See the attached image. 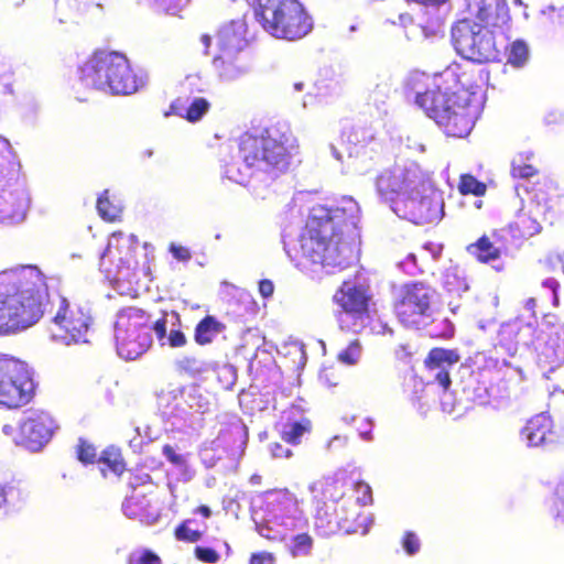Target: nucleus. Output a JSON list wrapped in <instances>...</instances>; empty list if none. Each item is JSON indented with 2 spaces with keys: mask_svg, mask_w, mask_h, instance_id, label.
Returning <instances> with one entry per match:
<instances>
[{
  "mask_svg": "<svg viewBox=\"0 0 564 564\" xmlns=\"http://www.w3.org/2000/svg\"><path fill=\"white\" fill-rule=\"evenodd\" d=\"M293 141L286 123L248 131L237 142V154L223 158L224 174L240 185H246L257 171L276 177L289 167Z\"/></svg>",
  "mask_w": 564,
  "mask_h": 564,
  "instance_id": "nucleus-1",
  "label": "nucleus"
},
{
  "mask_svg": "<svg viewBox=\"0 0 564 564\" xmlns=\"http://www.w3.org/2000/svg\"><path fill=\"white\" fill-rule=\"evenodd\" d=\"M47 304V285L37 267L21 265L0 272V335L34 325Z\"/></svg>",
  "mask_w": 564,
  "mask_h": 564,
  "instance_id": "nucleus-2",
  "label": "nucleus"
},
{
  "mask_svg": "<svg viewBox=\"0 0 564 564\" xmlns=\"http://www.w3.org/2000/svg\"><path fill=\"white\" fill-rule=\"evenodd\" d=\"M465 73L449 66L435 77L434 89L417 93L415 101L448 137L466 138L476 121L477 108L470 101Z\"/></svg>",
  "mask_w": 564,
  "mask_h": 564,
  "instance_id": "nucleus-3",
  "label": "nucleus"
},
{
  "mask_svg": "<svg viewBox=\"0 0 564 564\" xmlns=\"http://www.w3.org/2000/svg\"><path fill=\"white\" fill-rule=\"evenodd\" d=\"M317 196L314 192H299L289 207L291 223L282 231L284 250L295 267L314 279L317 248Z\"/></svg>",
  "mask_w": 564,
  "mask_h": 564,
  "instance_id": "nucleus-4",
  "label": "nucleus"
},
{
  "mask_svg": "<svg viewBox=\"0 0 564 564\" xmlns=\"http://www.w3.org/2000/svg\"><path fill=\"white\" fill-rule=\"evenodd\" d=\"M520 346L541 349L554 364L564 361V322L556 314H545L533 325L521 319L502 324L497 333L495 349L514 356Z\"/></svg>",
  "mask_w": 564,
  "mask_h": 564,
  "instance_id": "nucleus-5",
  "label": "nucleus"
},
{
  "mask_svg": "<svg viewBox=\"0 0 564 564\" xmlns=\"http://www.w3.org/2000/svg\"><path fill=\"white\" fill-rule=\"evenodd\" d=\"M79 83L110 95H131L147 83L143 70L133 72L119 52L98 51L78 68Z\"/></svg>",
  "mask_w": 564,
  "mask_h": 564,
  "instance_id": "nucleus-6",
  "label": "nucleus"
},
{
  "mask_svg": "<svg viewBox=\"0 0 564 564\" xmlns=\"http://www.w3.org/2000/svg\"><path fill=\"white\" fill-rule=\"evenodd\" d=\"M355 202L345 198L319 206V263L328 274L348 267L352 257L345 234L355 225Z\"/></svg>",
  "mask_w": 564,
  "mask_h": 564,
  "instance_id": "nucleus-7",
  "label": "nucleus"
},
{
  "mask_svg": "<svg viewBox=\"0 0 564 564\" xmlns=\"http://www.w3.org/2000/svg\"><path fill=\"white\" fill-rule=\"evenodd\" d=\"M167 313L152 321L144 310L129 306L120 310L116 315L115 340L119 357L126 360H135L145 354L153 344L155 334L161 346H164Z\"/></svg>",
  "mask_w": 564,
  "mask_h": 564,
  "instance_id": "nucleus-8",
  "label": "nucleus"
},
{
  "mask_svg": "<svg viewBox=\"0 0 564 564\" xmlns=\"http://www.w3.org/2000/svg\"><path fill=\"white\" fill-rule=\"evenodd\" d=\"M254 20L276 39L294 41L313 29V20L299 0H247Z\"/></svg>",
  "mask_w": 564,
  "mask_h": 564,
  "instance_id": "nucleus-9",
  "label": "nucleus"
},
{
  "mask_svg": "<svg viewBox=\"0 0 564 564\" xmlns=\"http://www.w3.org/2000/svg\"><path fill=\"white\" fill-rule=\"evenodd\" d=\"M156 403L173 430L187 432L202 426V415L210 411V395L197 386L169 384L156 393Z\"/></svg>",
  "mask_w": 564,
  "mask_h": 564,
  "instance_id": "nucleus-10",
  "label": "nucleus"
},
{
  "mask_svg": "<svg viewBox=\"0 0 564 564\" xmlns=\"http://www.w3.org/2000/svg\"><path fill=\"white\" fill-rule=\"evenodd\" d=\"M138 246L139 241L134 235L113 232L100 256V270L121 293L134 290L147 274L145 265H141L135 257Z\"/></svg>",
  "mask_w": 564,
  "mask_h": 564,
  "instance_id": "nucleus-11",
  "label": "nucleus"
},
{
  "mask_svg": "<svg viewBox=\"0 0 564 564\" xmlns=\"http://www.w3.org/2000/svg\"><path fill=\"white\" fill-rule=\"evenodd\" d=\"M344 478L327 477L323 485V517H319L323 535L367 534L372 522L369 514L348 510L344 498Z\"/></svg>",
  "mask_w": 564,
  "mask_h": 564,
  "instance_id": "nucleus-12",
  "label": "nucleus"
},
{
  "mask_svg": "<svg viewBox=\"0 0 564 564\" xmlns=\"http://www.w3.org/2000/svg\"><path fill=\"white\" fill-rule=\"evenodd\" d=\"M554 191L555 186L547 176L539 177L530 189L531 202L522 207L508 225L512 238L529 239L541 232L543 223L552 225L556 220L561 210H554V206L549 205Z\"/></svg>",
  "mask_w": 564,
  "mask_h": 564,
  "instance_id": "nucleus-13",
  "label": "nucleus"
},
{
  "mask_svg": "<svg viewBox=\"0 0 564 564\" xmlns=\"http://www.w3.org/2000/svg\"><path fill=\"white\" fill-rule=\"evenodd\" d=\"M452 42L457 53L476 63H489L498 57L494 32L471 19H462L452 28Z\"/></svg>",
  "mask_w": 564,
  "mask_h": 564,
  "instance_id": "nucleus-14",
  "label": "nucleus"
},
{
  "mask_svg": "<svg viewBox=\"0 0 564 564\" xmlns=\"http://www.w3.org/2000/svg\"><path fill=\"white\" fill-rule=\"evenodd\" d=\"M433 289L420 281L401 285L393 300V313L405 327L420 328L433 314Z\"/></svg>",
  "mask_w": 564,
  "mask_h": 564,
  "instance_id": "nucleus-15",
  "label": "nucleus"
},
{
  "mask_svg": "<svg viewBox=\"0 0 564 564\" xmlns=\"http://www.w3.org/2000/svg\"><path fill=\"white\" fill-rule=\"evenodd\" d=\"M34 382L28 365L12 356L0 354V405L8 409L28 403Z\"/></svg>",
  "mask_w": 564,
  "mask_h": 564,
  "instance_id": "nucleus-16",
  "label": "nucleus"
},
{
  "mask_svg": "<svg viewBox=\"0 0 564 564\" xmlns=\"http://www.w3.org/2000/svg\"><path fill=\"white\" fill-rule=\"evenodd\" d=\"M91 321L88 308L79 305L72 306L66 299L61 297L58 311L53 319L51 337L54 341L66 346L88 343L87 334Z\"/></svg>",
  "mask_w": 564,
  "mask_h": 564,
  "instance_id": "nucleus-17",
  "label": "nucleus"
},
{
  "mask_svg": "<svg viewBox=\"0 0 564 564\" xmlns=\"http://www.w3.org/2000/svg\"><path fill=\"white\" fill-rule=\"evenodd\" d=\"M422 184H415L393 209L416 225L432 223L437 218L442 202L427 175L423 173Z\"/></svg>",
  "mask_w": 564,
  "mask_h": 564,
  "instance_id": "nucleus-18",
  "label": "nucleus"
},
{
  "mask_svg": "<svg viewBox=\"0 0 564 564\" xmlns=\"http://www.w3.org/2000/svg\"><path fill=\"white\" fill-rule=\"evenodd\" d=\"M423 173L415 163H395L391 167L384 169L377 176V192L383 199L399 206L400 200L411 188H414L415 184H422Z\"/></svg>",
  "mask_w": 564,
  "mask_h": 564,
  "instance_id": "nucleus-19",
  "label": "nucleus"
},
{
  "mask_svg": "<svg viewBox=\"0 0 564 564\" xmlns=\"http://www.w3.org/2000/svg\"><path fill=\"white\" fill-rule=\"evenodd\" d=\"M31 198L25 185L14 180L0 183V223L14 225L22 223L30 208Z\"/></svg>",
  "mask_w": 564,
  "mask_h": 564,
  "instance_id": "nucleus-20",
  "label": "nucleus"
},
{
  "mask_svg": "<svg viewBox=\"0 0 564 564\" xmlns=\"http://www.w3.org/2000/svg\"><path fill=\"white\" fill-rule=\"evenodd\" d=\"M334 302L343 312L355 318H368L370 316V308L373 305L370 285L346 280L335 292Z\"/></svg>",
  "mask_w": 564,
  "mask_h": 564,
  "instance_id": "nucleus-21",
  "label": "nucleus"
},
{
  "mask_svg": "<svg viewBox=\"0 0 564 564\" xmlns=\"http://www.w3.org/2000/svg\"><path fill=\"white\" fill-rule=\"evenodd\" d=\"M56 427L48 413L40 410L26 411L20 424L21 442L31 452H37L50 442Z\"/></svg>",
  "mask_w": 564,
  "mask_h": 564,
  "instance_id": "nucleus-22",
  "label": "nucleus"
},
{
  "mask_svg": "<svg viewBox=\"0 0 564 564\" xmlns=\"http://www.w3.org/2000/svg\"><path fill=\"white\" fill-rule=\"evenodd\" d=\"M307 402L299 398L289 408L282 410L278 429L288 444L296 445L312 433L313 423L306 417Z\"/></svg>",
  "mask_w": 564,
  "mask_h": 564,
  "instance_id": "nucleus-23",
  "label": "nucleus"
},
{
  "mask_svg": "<svg viewBox=\"0 0 564 564\" xmlns=\"http://www.w3.org/2000/svg\"><path fill=\"white\" fill-rule=\"evenodd\" d=\"M459 360L460 355L456 349L434 347L427 352L424 359V367L432 373L433 381L444 391H447L452 386L449 371Z\"/></svg>",
  "mask_w": 564,
  "mask_h": 564,
  "instance_id": "nucleus-24",
  "label": "nucleus"
},
{
  "mask_svg": "<svg viewBox=\"0 0 564 564\" xmlns=\"http://www.w3.org/2000/svg\"><path fill=\"white\" fill-rule=\"evenodd\" d=\"M470 19L484 26H500L508 19L509 8L505 0H469Z\"/></svg>",
  "mask_w": 564,
  "mask_h": 564,
  "instance_id": "nucleus-25",
  "label": "nucleus"
},
{
  "mask_svg": "<svg viewBox=\"0 0 564 564\" xmlns=\"http://www.w3.org/2000/svg\"><path fill=\"white\" fill-rule=\"evenodd\" d=\"M529 446L539 447L556 443L557 434L551 416L544 412L532 416L521 430Z\"/></svg>",
  "mask_w": 564,
  "mask_h": 564,
  "instance_id": "nucleus-26",
  "label": "nucleus"
},
{
  "mask_svg": "<svg viewBox=\"0 0 564 564\" xmlns=\"http://www.w3.org/2000/svg\"><path fill=\"white\" fill-rule=\"evenodd\" d=\"M214 70L221 82H232L248 72L241 52L218 51L213 58Z\"/></svg>",
  "mask_w": 564,
  "mask_h": 564,
  "instance_id": "nucleus-27",
  "label": "nucleus"
},
{
  "mask_svg": "<svg viewBox=\"0 0 564 564\" xmlns=\"http://www.w3.org/2000/svg\"><path fill=\"white\" fill-rule=\"evenodd\" d=\"M280 506V502L275 503L273 501H269L263 514L256 513L253 520L260 535L270 540H275L282 534L279 530L280 527L289 528L292 525L289 518L278 513V511H281Z\"/></svg>",
  "mask_w": 564,
  "mask_h": 564,
  "instance_id": "nucleus-28",
  "label": "nucleus"
},
{
  "mask_svg": "<svg viewBox=\"0 0 564 564\" xmlns=\"http://www.w3.org/2000/svg\"><path fill=\"white\" fill-rule=\"evenodd\" d=\"M247 24L243 20H232L218 32V51L242 52L247 45Z\"/></svg>",
  "mask_w": 564,
  "mask_h": 564,
  "instance_id": "nucleus-29",
  "label": "nucleus"
},
{
  "mask_svg": "<svg viewBox=\"0 0 564 564\" xmlns=\"http://www.w3.org/2000/svg\"><path fill=\"white\" fill-rule=\"evenodd\" d=\"M162 454L172 465V473L178 481L188 482L195 477L196 471L188 462L189 454L181 453L170 444L162 447Z\"/></svg>",
  "mask_w": 564,
  "mask_h": 564,
  "instance_id": "nucleus-30",
  "label": "nucleus"
},
{
  "mask_svg": "<svg viewBox=\"0 0 564 564\" xmlns=\"http://www.w3.org/2000/svg\"><path fill=\"white\" fill-rule=\"evenodd\" d=\"M208 109L209 102L202 97H194L191 100L178 98L171 105L172 113L185 118L189 122L199 121Z\"/></svg>",
  "mask_w": 564,
  "mask_h": 564,
  "instance_id": "nucleus-31",
  "label": "nucleus"
},
{
  "mask_svg": "<svg viewBox=\"0 0 564 564\" xmlns=\"http://www.w3.org/2000/svg\"><path fill=\"white\" fill-rule=\"evenodd\" d=\"M20 166V161L10 141L0 135V183L18 177Z\"/></svg>",
  "mask_w": 564,
  "mask_h": 564,
  "instance_id": "nucleus-32",
  "label": "nucleus"
},
{
  "mask_svg": "<svg viewBox=\"0 0 564 564\" xmlns=\"http://www.w3.org/2000/svg\"><path fill=\"white\" fill-rule=\"evenodd\" d=\"M510 174L513 178L539 176L540 169L535 162L534 153L530 151L517 153L511 161Z\"/></svg>",
  "mask_w": 564,
  "mask_h": 564,
  "instance_id": "nucleus-33",
  "label": "nucleus"
},
{
  "mask_svg": "<svg viewBox=\"0 0 564 564\" xmlns=\"http://www.w3.org/2000/svg\"><path fill=\"white\" fill-rule=\"evenodd\" d=\"M225 328L226 326L215 316L206 315L195 327V341L198 345L210 344Z\"/></svg>",
  "mask_w": 564,
  "mask_h": 564,
  "instance_id": "nucleus-34",
  "label": "nucleus"
},
{
  "mask_svg": "<svg viewBox=\"0 0 564 564\" xmlns=\"http://www.w3.org/2000/svg\"><path fill=\"white\" fill-rule=\"evenodd\" d=\"M467 251L481 263H488L501 257V250L485 235L468 245Z\"/></svg>",
  "mask_w": 564,
  "mask_h": 564,
  "instance_id": "nucleus-35",
  "label": "nucleus"
},
{
  "mask_svg": "<svg viewBox=\"0 0 564 564\" xmlns=\"http://www.w3.org/2000/svg\"><path fill=\"white\" fill-rule=\"evenodd\" d=\"M207 530V524L205 521H199L196 518L184 520L181 524H178L175 529V538L178 541L185 542H198L203 534Z\"/></svg>",
  "mask_w": 564,
  "mask_h": 564,
  "instance_id": "nucleus-36",
  "label": "nucleus"
},
{
  "mask_svg": "<svg viewBox=\"0 0 564 564\" xmlns=\"http://www.w3.org/2000/svg\"><path fill=\"white\" fill-rule=\"evenodd\" d=\"M150 500L144 495L134 494L122 502V511L129 519L143 520L150 516Z\"/></svg>",
  "mask_w": 564,
  "mask_h": 564,
  "instance_id": "nucleus-37",
  "label": "nucleus"
},
{
  "mask_svg": "<svg viewBox=\"0 0 564 564\" xmlns=\"http://www.w3.org/2000/svg\"><path fill=\"white\" fill-rule=\"evenodd\" d=\"M507 65L513 68H522L527 65L530 51L528 44L523 40H516L506 48Z\"/></svg>",
  "mask_w": 564,
  "mask_h": 564,
  "instance_id": "nucleus-38",
  "label": "nucleus"
},
{
  "mask_svg": "<svg viewBox=\"0 0 564 564\" xmlns=\"http://www.w3.org/2000/svg\"><path fill=\"white\" fill-rule=\"evenodd\" d=\"M98 465L104 476H106L107 470H110L116 476H120L124 470L121 454L115 447H109L101 453V456L98 459Z\"/></svg>",
  "mask_w": 564,
  "mask_h": 564,
  "instance_id": "nucleus-39",
  "label": "nucleus"
},
{
  "mask_svg": "<svg viewBox=\"0 0 564 564\" xmlns=\"http://www.w3.org/2000/svg\"><path fill=\"white\" fill-rule=\"evenodd\" d=\"M96 207L99 216L107 221H116L122 212L120 203L110 200L108 189H105L98 197Z\"/></svg>",
  "mask_w": 564,
  "mask_h": 564,
  "instance_id": "nucleus-40",
  "label": "nucleus"
},
{
  "mask_svg": "<svg viewBox=\"0 0 564 564\" xmlns=\"http://www.w3.org/2000/svg\"><path fill=\"white\" fill-rule=\"evenodd\" d=\"M225 438L226 434L221 432L209 446H204L200 449L199 457L206 468L214 467L223 458L224 451H220L219 447L225 442Z\"/></svg>",
  "mask_w": 564,
  "mask_h": 564,
  "instance_id": "nucleus-41",
  "label": "nucleus"
},
{
  "mask_svg": "<svg viewBox=\"0 0 564 564\" xmlns=\"http://www.w3.org/2000/svg\"><path fill=\"white\" fill-rule=\"evenodd\" d=\"M23 499V492L18 484L0 485V508H15Z\"/></svg>",
  "mask_w": 564,
  "mask_h": 564,
  "instance_id": "nucleus-42",
  "label": "nucleus"
},
{
  "mask_svg": "<svg viewBox=\"0 0 564 564\" xmlns=\"http://www.w3.org/2000/svg\"><path fill=\"white\" fill-rule=\"evenodd\" d=\"M180 322V317L176 313H167V324L165 330L164 345L176 348L182 347L186 344V337L180 329H175L174 326Z\"/></svg>",
  "mask_w": 564,
  "mask_h": 564,
  "instance_id": "nucleus-43",
  "label": "nucleus"
},
{
  "mask_svg": "<svg viewBox=\"0 0 564 564\" xmlns=\"http://www.w3.org/2000/svg\"><path fill=\"white\" fill-rule=\"evenodd\" d=\"M458 191L462 195L484 196L487 192V185L474 175L466 173L459 176Z\"/></svg>",
  "mask_w": 564,
  "mask_h": 564,
  "instance_id": "nucleus-44",
  "label": "nucleus"
},
{
  "mask_svg": "<svg viewBox=\"0 0 564 564\" xmlns=\"http://www.w3.org/2000/svg\"><path fill=\"white\" fill-rule=\"evenodd\" d=\"M176 366L180 370L196 376L207 371L208 364L196 358V357H183L176 361Z\"/></svg>",
  "mask_w": 564,
  "mask_h": 564,
  "instance_id": "nucleus-45",
  "label": "nucleus"
},
{
  "mask_svg": "<svg viewBox=\"0 0 564 564\" xmlns=\"http://www.w3.org/2000/svg\"><path fill=\"white\" fill-rule=\"evenodd\" d=\"M352 491L356 502L361 506H370L373 502L372 489L369 484L358 480L352 484Z\"/></svg>",
  "mask_w": 564,
  "mask_h": 564,
  "instance_id": "nucleus-46",
  "label": "nucleus"
},
{
  "mask_svg": "<svg viewBox=\"0 0 564 564\" xmlns=\"http://www.w3.org/2000/svg\"><path fill=\"white\" fill-rule=\"evenodd\" d=\"M313 539L306 534H297L292 540L291 552L293 556H305L310 553L313 547Z\"/></svg>",
  "mask_w": 564,
  "mask_h": 564,
  "instance_id": "nucleus-47",
  "label": "nucleus"
},
{
  "mask_svg": "<svg viewBox=\"0 0 564 564\" xmlns=\"http://www.w3.org/2000/svg\"><path fill=\"white\" fill-rule=\"evenodd\" d=\"M128 564H161V558L153 551L143 549L131 553Z\"/></svg>",
  "mask_w": 564,
  "mask_h": 564,
  "instance_id": "nucleus-48",
  "label": "nucleus"
},
{
  "mask_svg": "<svg viewBox=\"0 0 564 564\" xmlns=\"http://www.w3.org/2000/svg\"><path fill=\"white\" fill-rule=\"evenodd\" d=\"M76 455L79 462L89 464L95 462L97 453L93 444L88 443L86 440L79 438L76 446Z\"/></svg>",
  "mask_w": 564,
  "mask_h": 564,
  "instance_id": "nucleus-49",
  "label": "nucleus"
},
{
  "mask_svg": "<svg viewBox=\"0 0 564 564\" xmlns=\"http://www.w3.org/2000/svg\"><path fill=\"white\" fill-rule=\"evenodd\" d=\"M156 8L166 14L176 15L183 10L189 0H153Z\"/></svg>",
  "mask_w": 564,
  "mask_h": 564,
  "instance_id": "nucleus-50",
  "label": "nucleus"
},
{
  "mask_svg": "<svg viewBox=\"0 0 564 564\" xmlns=\"http://www.w3.org/2000/svg\"><path fill=\"white\" fill-rule=\"evenodd\" d=\"M360 357V345L357 341L350 343L343 351L338 354V359L347 366L357 364Z\"/></svg>",
  "mask_w": 564,
  "mask_h": 564,
  "instance_id": "nucleus-51",
  "label": "nucleus"
},
{
  "mask_svg": "<svg viewBox=\"0 0 564 564\" xmlns=\"http://www.w3.org/2000/svg\"><path fill=\"white\" fill-rule=\"evenodd\" d=\"M195 556L197 560L208 564H215L219 561L220 556L218 552L208 546H196Z\"/></svg>",
  "mask_w": 564,
  "mask_h": 564,
  "instance_id": "nucleus-52",
  "label": "nucleus"
},
{
  "mask_svg": "<svg viewBox=\"0 0 564 564\" xmlns=\"http://www.w3.org/2000/svg\"><path fill=\"white\" fill-rule=\"evenodd\" d=\"M402 546L409 555H414L420 550V540L412 531H406L402 536Z\"/></svg>",
  "mask_w": 564,
  "mask_h": 564,
  "instance_id": "nucleus-53",
  "label": "nucleus"
},
{
  "mask_svg": "<svg viewBox=\"0 0 564 564\" xmlns=\"http://www.w3.org/2000/svg\"><path fill=\"white\" fill-rule=\"evenodd\" d=\"M219 380H225V388L231 389L236 382V371L231 366L223 367L218 372Z\"/></svg>",
  "mask_w": 564,
  "mask_h": 564,
  "instance_id": "nucleus-54",
  "label": "nucleus"
},
{
  "mask_svg": "<svg viewBox=\"0 0 564 564\" xmlns=\"http://www.w3.org/2000/svg\"><path fill=\"white\" fill-rule=\"evenodd\" d=\"M170 252L178 261L186 262V261L191 260V258H192V253L188 248L183 247V246H177L175 243H171Z\"/></svg>",
  "mask_w": 564,
  "mask_h": 564,
  "instance_id": "nucleus-55",
  "label": "nucleus"
},
{
  "mask_svg": "<svg viewBox=\"0 0 564 564\" xmlns=\"http://www.w3.org/2000/svg\"><path fill=\"white\" fill-rule=\"evenodd\" d=\"M269 451L274 458L290 457L292 452L289 447H285L279 443H272L269 445Z\"/></svg>",
  "mask_w": 564,
  "mask_h": 564,
  "instance_id": "nucleus-56",
  "label": "nucleus"
},
{
  "mask_svg": "<svg viewBox=\"0 0 564 564\" xmlns=\"http://www.w3.org/2000/svg\"><path fill=\"white\" fill-rule=\"evenodd\" d=\"M249 564H274V557L268 552L254 553L251 555Z\"/></svg>",
  "mask_w": 564,
  "mask_h": 564,
  "instance_id": "nucleus-57",
  "label": "nucleus"
},
{
  "mask_svg": "<svg viewBox=\"0 0 564 564\" xmlns=\"http://www.w3.org/2000/svg\"><path fill=\"white\" fill-rule=\"evenodd\" d=\"M259 292L263 299H269L273 295L274 284L271 280L263 279L259 282Z\"/></svg>",
  "mask_w": 564,
  "mask_h": 564,
  "instance_id": "nucleus-58",
  "label": "nucleus"
},
{
  "mask_svg": "<svg viewBox=\"0 0 564 564\" xmlns=\"http://www.w3.org/2000/svg\"><path fill=\"white\" fill-rule=\"evenodd\" d=\"M230 434L239 437L241 444H245L247 441V427L241 422H237L231 425Z\"/></svg>",
  "mask_w": 564,
  "mask_h": 564,
  "instance_id": "nucleus-59",
  "label": "nucleus"
},
{
  "mask_svg": "<svg viewBox=\"0 0 564 564\" xmlns=\"http://www.w3.org/2000/svg\"><path fill=\"white\" fill-rule=\"evenodd\" d=\"M544 286L549 288L554 296V302L557 303V290L560 288L558 282L555 279H547L542 283Z\"/></svg>",
  "mask_w": 564,
  "mask_h": 564,
  "instance_id": "nucleus-60",
  "label": "nucleus"
},
{
  "mask_svg": "<svg viewBox=\"0 0 564 564\" xmlns=\"http://www.w3.org/2000/svg\"><path fill=\"white\" fill-rule=\"evenodd\" d=\"M194 516H200L204 519L203 521H205L206 519L210 518L212 510L208 506L203 505L195 509Z\"/></svg>",
  "mask_w": 564,
  "mask_h": 564,
  "instance_id": "nucleus-61",
  "label": "nucleus"
},
{
  "mask_svg": "<svg viewBox=\"0 0 564 564\" xmlns=\"http://www.w3.org/2000/svg\"><path fill=\"white\" fill-rule=\"evenodd\" d=\"M315 100H316V96L311 94V93H307L304 97H303V101H302V107L305 109L307 108L308 106H313L315 104Z\"/></svg>",
  "mask_w": 564,
  "mask_h": 564,
  "instance_id": "nucleus-62",
  "label": "nucleus"
},
{
  "mask_svg": "<svg viewBox=\"0 0 564 564\" xmlns=\"http://www.w3.org/2000/svg\"><path fill=\"white\" fill-rule=\"evenodd\" d=\"M536 300L534 297H530L525 301V308L535 314Z\"/></svg>",
  "mask_w": 564,
  "mask_h": 564,
  "instance_id": "nucleus-63",
  "label": "nucleus"
},
{
  "mask_svg": "<svg viewBox=\"0 0 564 564\" xmlns=\"http://www.w3.org/2000/svg\"><path fill=\"white\" fill-rule=\"evenodd\" d=\"M333 378H328L327 373H324V379L328 386H337L339 382V376L332 375Z\"/></svg>",
  "mask_w": 564,
  "mask_h": 564,
  "instance_id": "nucleus-64",
  "label": "nucleus"
}]
</instances>
